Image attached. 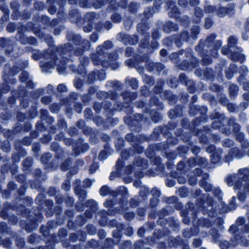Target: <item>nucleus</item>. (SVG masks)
<instances>
[{
  "mask_svg": "<svg viewBox=\"0 0 249 249\" xmlns=\"http://www.w3.org/2000/svg\"><path fill=\"white\" fill-rule=\"evenodd\" d=\"M249 169L239 170L236 174L230 175L227 177L226 181L229 186H234L235 189L243 187L244 192L249 191Z\"/></svg>",
  "mask_w": 249,
  "mask_h": 249,
  "instance_id": "1",
  "label": "nucleus"
},
{
  "mask_svg": "<svg viewBox=\"0 0 249 249\" xmlns=\"http://www.w3.org/2000/svg\"><path fill=\"white\" fill-rule=\"evenodd\" d=\"M112 43L109 41H105L102 46H99L97 48V53L98 56L96 55H93L91 57L93 63L95 65H98L102 63L100 58L99 59V56H101L102 54L106 53V51L112 47Z\"/></svg>",
  "mask_w": 249,
  "mask_h": 249,
  "instance_id": "2",
  "label": "nucleus"
},
{
  "mask_svg": "<svg viewBox=\"0 0 249 249\" xmlns=\"http://www.w3.org/2000/svg\"><path fill=\"white\" fill-rule=\"evenodd\" d=\"M43 57L46 60L50 59L43 66L42 70L47 72L45 69H53L55 66V55L52 53L50 49L48 50L43 54Z\"/></svg>",
  "mask_w": 249,
  "mask_h": 249,
  "instance_id": "3",
  "label": "nucleus"
},
{
  "mask_svg": "<svg viewBox=\"0 0 249 249\" xmlns=\"http://www.w3.org/2000/svg\"><path fill=\"white\" fill-rule=\"evenodd\" d=\"M236 51L233 52L231 49L230 50L231 54L229 57L231 59L234 61H240L241 62L245 60V56L241 53V50L239 48H236Z\"/></svg>",
  "mask_w": 249,
  "mask_h": 249,
  "instance_id": "4",
  "label": "nucleus"
},
{
  "mask_svg": "<svg viewBox=\"0 0 249 249\" xmlns=\"http://www.w3.org/2000/svg\"><path fill=\"white\" fill-rule=\"evenodd\" d=\"M28 63L27 62H26L24 64V67L21 66V68H17V67H14L13 68H12L10 70L8 75L12 76V75L17 74L18 72H19L22 69L27 67L28 66Z\"/></svg>",
  "mask_w": 249,
  "mask_h": 249,
  "instance_id": "5",
  "label": "nucleus"
},
{
  "mask_svg": "<svg viewBox=\"0 0 249 249\" xmlns=\"http://www.w3.org/2000/svg\"><path fill=\"white\" fill-rule=\"evenodd\" d=\"M126 81L133 89H136L138 87V82L135 78H127Z\"/></svg>",
  "mask_w": 249,
  "mask_h": 249,
  "instance_id": "6",
  "label": "nucleus"
},
{
  "mask_svg": "<svg viewBox=\"0 0 249 249\" xmlns=\"http://www.w3.org/2000/svg\"><path fill=\"white\" fill-rule=\"evenodd\" d=\"M228 46L230 48H233L236 45L237 43V39L236 37L234 36H230L229 37L228 39Z\"/></svg>",
  "mask_w": 249,
  "mask_h": 249,
  "instance_id": "7",
  "label": "nucleus"
},
{
  "mask_svg": "<svg viewBox=\"0 0 249 249\" xmlns=\"http://www.w3.org/2000/svg\"><path fill=\"white\" fill-rule=\"evenodd\" d=\"M220 158L219 155L216 152H214L211 155V161L214 164L218 163L220 160Z\"/></svg>",
  "mask_w": 249,
  "mask_h": 249,
  "instance_id": "8",
  "label": "nucleus"
},
{
  "mask_svg": "<svg viewBox=\"0 0 249 249\" xmlns=\"http://www.w3.org/2000/svg\"><path fill=\"white\" fill-rule=\"evenodd\" d=\"M230 93L231 96H234L237 94L238 88L237 86L232 85L229 88Z\"/></svg>",
  "mask_w": 249,
  "mask_h": 249,
  "instance_id": "9",
  "label": "nucleus"
},
{
  "mask_svg": "<svg viewBox=\"0 0 249 249\" xmlns=\"http://www.w3.org/2000/svg\"><path fill=\"white\" fill-rule=\"evenodd\" d=\"M227 12V10L224 7H219L216 10L217 15L220 17H224L226 15Z\"/></svg>",
  "mask_w": 249,
  "mask_h": 249,
  "instance_id": "10",
  "label": "nucleus"
},
{
  "mask_svg": "<svg viewBox=\"0 0 249 249\" xmlns=\"http://www.w3.org/2000/svg\"><path fill=\"white\" fill-rule=\"evenodd\" d=\"M109 189L106 186L102 187L100 190V194L101 196H105L109 194Z\"/></svg>",
  "mask_w": 249,
  "mask_h": 249,
  "instance_id": "11",
  "label": "nucleus"
},
{
  "mask_svg": "<svg viewBox=\"0 0 249 249\" xmlns=\"http://www.w3.org/2000/svg\"><path fill=\"white\" fill-rule=\"evenodd\" d=\"M75 193L82 200L85 198L86 193L84 190H78L77 189H75Z\"/></svg>",
  "mask_w": 249,
  "mask_h": 249,
  "instance_id": "12",
  "label": "nucleus"
},
{
  "mask_svg": "<svg viewBox=\"0 0 249 249\" xmlns=\"http://www.w3.org/2000/svg\"><path fill=\"white\" fill-rule=\"evenodd\" d=\"M149 194L148 188L146 187H142L140 190V194L142 197L146 196Z\"/></svg>",
  "mask_w": 249,
  "mask_h": 249,
  "instance_id": "13",
  "label": "nucleus"
},
{
  "mask_svg": "<svg viewBox=\"0 0 249 249\" xmlns=\"http://www.w3.org/2000/svg\"><path fill=\"white\" fill-rule=\"evenodd\" d=\"M29 77V74L27 72H22L19 76L20 80L22 82H26Z\"/></svg>",
  "mask_w": 249,
  "mask_h": 249,
  "instance_id": "14",
  "label": "nucleus"
},
{
  "mask_svg": "<svg viewBox=\"0 0 249 249\" xmlns=\"http://www.w3.org/2000/svg\"><path fill=\"white\" fill-rule=\"evenodd\" d=\"M119 194L121 196H125L127 195L128 192L125 187L120 186L118 189Z\"/></svg>",
  "mask_w": 249,
  "mask_h": 249,
  "instance_id": "15",
  "label": "nucleus"
},
{
  "mask_svg": "<svg viewBox=\"0 0 249 249\" xmlns=\"http://www.w3.org/2000/svg\"><path fill=\"white\" fill-rule=\"evenodd\" d=\"M111 19L114 22H119L121 21V17L118 14H114L111 16Z\"/></svg>",
  "mask_w": 249,
  "mask_h": 249,
  "instance_id": "16",
  "label": "nucleus"
},
{
  "mask_svg": "<svg viewBox=\"0 0 249 249\" xmlns=\"http://www.w3.org/2000/svg\"><path fill=\"white\" fill-rule=\"evenodd\" d=\"M99 167L98 164L97 163H93L89 170V172L90 174H92L95 172V171L98 169Z\"/></svg>",
  "mask_w": 249,
  "mask_h": 249,
  "instance_id": "17",
  "label": "nucleus"
},
{
  "mask_svg": "<svg viewBox=\"0 0 249 249\" xmlns=\"http://www.w3.org/2000/svg\"><path fill=\"white\" fill-rule=\"evenodd\" d=\"M199 29L198 27L195 26L194 28L192 29L191 33L192 34V37L196 38V35L199 33Z\"/></svg>",
  "mask_w": 249,
  "mask_h": 249,
  "instance_id": "18",
  "label": "nucleus"
},
{
  "mask_svg": "<svg viewBox=\"0 0 249 249\" xmlns=\"http://www.w3.org/2000/svg\"><path fill=\"white\" fill-rule=\"evenodd\" d=\"M92 182L89 179H86L83 181V186L85 188H89L91 186Z\"/></svg>",
  "mask_w": 249,
  "mask_h": 249,
  "instance_id": "19",
  "label": "nucleus"
},
{
  "mask_svg": "<svg viewBox=\"0 0 249 249\" xmlns=\"http://www.w3.org/2000/svg\"><path fill=\"white\" fill-rule=\"evenodd\" d=\"M57 90L60 92H66L67 91V89L65 85L61 84L58 86Z\"/></svg>",
  "mask_w": 249,
  "mask_h": 249,
  "instance_id": "20",
  "label": "nucleus"
},
{
  "mask_svg": "<svg viewBox=\"0 0 249 249\" xmlns=\"http://www.w3.org/2000/svg\"><path fill=\"white\" fill-rule=\"evenodd\" d=\"M62 188L65 191H68L70 188V183L69 180L65 181L62 184Z\"/></svg>",
  "mask_w": 249,
  "mask_h": 249,
  "instance_id": "21",
  "label": "nucleus"
},
{
  "mask_svg": "<svg viewBox=\"0 0 249 249\" xmlns=\"http://www.w3.org/2000/svg\"><path fill=\"white\" fill-rule=\"evenodd\" d=\"M89 42L87 39H83L82 41L81 45L84 48V50H88L89 48Z\"/></svg>",
  "mask_w": 249,
  "mask_h": 249,
  "instance_id": "22",
  "label": "nucleus"
},
{
  "mask_svg": "<svg viewBox=\"0 0 249 249\" xmlns=\"http://www.w3.org/2000/svg\"><path fill=\"white\" fill-rule=\"evenodd\" d=\"M41 56H42V54L41 53H40L38 51L37 52L35 51V52L33 53L32 57L34 59L37 60V59H38L40 58H41Z\"/></svg>",
  "mask_w": 249,
  "mask_h": 249,
  "instance_id": "23",
  "label": "nucleus"
},
{
  "mask_svg": "<svg viewBox=\"0 0 249 249\" xmlns=\"http://www.w3.org/2000/svg\"><path fill=\"white\" fill-rule=\"evenodd\" d=\"M212 20L210 18H206L205 23V27L206 29L210 28L212 26Z\"/></svg>",
  "mask_w": 249,
  "mask_h": 249,
  "instance_id": "24",
  "label": "nucleus"
},
{
  "mask_svg": "<svg viewBox=\"0 0 249 249\" xmlns=\"http://www.w3.org/2000/svg\"><path fill=\"white\" fill-rule=\"evenodd\" d=\"M50 109L52 112L56 113L58 111L59 107L57 105H52L50 107Z\"/></svg>",
  "mask_w": 249,
  "mask_h": 249,
  "instance_id": "25",
  "label": "nucleus"
},
{
  "mask_svg": "<svg viewBox=\"0 0 249 249\" xmlns=\"http://www.w3.org/2000/svg\"><path fill=\"white\" fill-rule=\"evenodd\" d=\"M51 100V99L50 96H46V97H43L41 99V101L43 104L47 105V104H49V103H50Z\"/></svg>",
  "mask_w": 249,
  "mask_h": 249,
  "instance_id": "26",
  "label": "nucleus"
},
{
  "mask_svg": "<svg viewBox=\"0 0 249 249\" xmlns=\"http://www.w3.org/2000/svg\"><path fill=\"white\" fill-rule=\"evenodd\" d=\"M151 193L152 195L157 197L160 196V191L157 189L154 188L152 190Z\"/></svg>",
  "mask_w": 249,
  "mask_h": 249,
  "instance_id": "27",
  "label": "nucleus"
},
{
  "mask_svg": "<svg viewBox=\"0 0 249 249\" xmlns=\"http://www.w3.org/2000/svg\"><path fill=\"white\" fill-rule=\"evenodd\" d=\"M221 45H222V43L220 41H217L214 45V51H215L216 52H217V50L220 47ZM216 54H217V53H215V54L213 55V56L214 57L216 56Z\"/></svg>",
  "mask_w": 249,
  "mask_h": 249,
  "instance_id": "28",
  "label": "nucleus"
},
{
  "mask_svg": "<svg viewBox=\"0 0 249 249\" xmlns=\"http://www.w3.org/2000/svg\"><path fill=\"white\" fill-rule=\"evenodd\" d=\"M124 217L128 220H131L134 217V214L132 213H127L124 214Z\"/></svg>",
  "mask_w": 249,
  "mask_h": 249,
  "instance_id": "29",
  "label": "nucleus"
},
{
  "mask_svg": "<svg viewBox=\"0 0 249 249\" xmlns=\"http://www.w3.org/2000/svg\"><path fill=\"white\" fill-rule=\"evenodd\" d=\"M195 14L197 18H199L202 16V11L199 9L196 8L195 9Z\"/></svg>",
  "mask_w": 249,
  "mask_h": 249,
  "instance_id": "30",
  "label": "nucleus"
},
{
  "mask_svg": "<svg viewBox=\"0 0 249 249\" xmlns=\"http://www.w3.org/2000/svg\"><path fill=\"white\" fill-rule=\"evenodd\" d=\"M205 10L206 12L208 13H211L214 11L215 8L213 7L212 6L209 5L205 7Z\"/></svg>",
  "mask_w": 249,
  "mask_h": 249,
  "instance_id": "31",
  "label": "nucleus"
},
{
  "mask_svg": "<svg viewBox=\"0 0 249 249\" xmlns=\"http://www.w3.org/2000/svg\"><path fill=\"white\" fill-rule=\"evenodd\" d=\"M214 38H215V36L213 35H212L207 38L206 42V43L208 44V45H209L210 43L213 42V41L214 39Z\"/></svg>",
  "mask_w": 249,
  "mask_h": 249,
  "instance_id": "32",
  "label": "nucleus"
},
{
  "mask_svg": "<svg viewBox=\"0 0 249 249\" xmlns=\"http://www.w3.org/2000/svg\"><path fill=\"white\" fill-rule=\"evenodd\" d=\"M98 39V36L97 34H92L90 36V40L93 42H95Z\"/></svg>",
  "mask_w": 249,
  "mask_h": 249,
  "instance_id": "33",
  "label": "nucleus"
},
{
  "mask_svg": "<svg viewBox=\"0 0 249 249\" xmlns=\"http://www.w3.org/2000/svg\"><path fill=\"white\" fill-rule=\"evenodd\" d=\"M65 69L66 67L64 65H63L62 67L58 66L57 68V71L60 74H63Z\"/></svg>",
  "mask_w": 249,
  "mask_h": 249,
  "instance_id": "34",
  "label": "nucleus"
},
{
  "mask_svg": "<svg viewBox=\"0 0 249 249\" xmlns=\"http://www.w3.org/2000/svg\"><path fill=\"white\" fill-rule=\"evenodd\" d=\"M73 39V42L75 44H77L79 41L81 40V37L79 35H75L72 38Z\"/></svg>",
  "mask_w": 249,
  "mask_h": 249,
  "instance_id": "35",
  "label": "nucleus"
},
{
  "mask_svg": "<svg viewBox=\"0 0 249 249\" xmlns=\"http://www.w3.org/2000/svg\"><path fill=\"white\" fill-rule=\"evenodd\" d=\"M202 186L206 191L212 190V186L210 184L202 185Z\"/></svg>",
  "mask_w": 249,
  "mask_h": 249,
  "instance_id": "36",
  "label": "nucleus"
},
{
  "mask_svg": "<svg viewBox=\"0 0 249 249\" xmlns=\"http://www.w3.org/2000/svg\"><path fill=\"white\" fill-rule=\"evenodd\" d=\"M236 224L238 225H241L244 223V219L243 218L239 217L236 220Z\"/></svg>",
  "mask_w": 249,
  "mask_h": 249,
  "instance_id": "37",
  "label": "nucleus"
},
{
  "mask_svg": "<svg viewBox=\"0 0 249 249\" xmlns=\"http://www.w3.org/2000/svg\"><path fill=\"white\" fill-rule=\"evenodd\" d=\"M244 26L245 30L249 32V18L247 19Z\"/></svg>",
  "mask_w": 249,
  "mask_h": 249,
  "instance_id": "38",
  "label": "nucleus"
},
{
  "mask_svg": "<svg viewBox=\"0 0 249 249\" xmlns=\"http://www.w3.org/2000/svg\"><path fill=\"white\" fill-rule=\"evenodd\" d=\"M92 27L90 25L86 26L84 27V31L85 32H89L91 31Z\"/></svg>",
  "mask_w": 249,
  "mask_h": 249,
  "instance_id": "39",
  "label": "nucleus"
},
{
  "mask_svg": "<svg viewBox=\"0 0 249 249\" xmlns=\"http://www.w3.org/2000/svg\"><path fill=\"white\" fill-rule=\"evenodd\" d=\"M236 230V227L235 226H231L229 229V232L231 233H234Z\"/></svg>",
  "mask_w": 249,
  "mask_h": 249,
  "instance_id": "40",
  "label": "nucleus"
},
{
  "mask_svg": "<svg viewBox=\"0 0 249 249\" xmlns=\"http://www.w3.org/2000/svg\"><path fill=\"white\" fill-rule=\"evenodd\" d=\"M229 50L226 47H223L222 48V53L224 54H228L229 53Z\"/></svg>",
  "mask_w": 249,
  "mask_h": 249,
  "instance_id": "41",
  "label": "nucleus"
},
{
  "mask_svg": "<svg viewBox=\"0 0 249 249\" xmlns=\"http://www.w3.org/2000/svg\"><path fill=\"white\" fill-rule=\"evenodd\" d=\"M68 164L67 162H64L61 165V168L62 170L65 171L68 169Z\"/></svg>",
  "mask_w": 249,
  "mask_h": 249,
  "instance_id": "42",
  "label": "nucleus"
},
{
  "mask_svg": "<svg viewBox=\"0 0 249 249\" xmlns=\"http://www.w3.org/2000/svg\"><path fill=\"white\" fill-rule=\"evenodd\" d=\"M187 3V2L185 0H179L178 1V4L180 6L184 7L185 6L186 4Z\"/></svg>",
  "mask_w": 249,
  "mask_h": 249,
  "instance_id": "43",
  "label": "nucleus"
},
{
  "mask_svg": "<svg viewBox=\"0 0 249 249\" xmlns=\"http://www.w3.org/2000/svg\"><path fill=\"white\" fill-rule=\"evenodd\" d=\"M193 244L196 247H198L200 245V241L199 239H195L193 242Z\"/></svg>",
  "mask_w": 249,
  "mask_h": 249,
  "instance_id": "44",
  "label": "nucleus"
},
{
  "mask_svg": "<svg viewBox=\"0 0 249 249\" xmlns=\"http://www.w3.org/2000/svg\"><path fill=\"white\" fill-rule=\"evenodd\" d=\"M232 142L228 140H225L224 142V145L226 146H230Z\"/></svg>",
  "mask_w": 249,
  "mask_h": 249,
  "instance_id": "45",
  "label": "nucleus"
},
{
  "mask_svg": "<svg viewBox=\"0 0 249 249\" xmlns=\"http://www.w3.org/2000/svg\"><path fill=\"white\" fill-rule=\"evenodd\" d=\"M238 198L240 201H244L245 199V196L242 193H240L238 196Z\"/></svg>",
  "mask_w": 249,
  "mask_h": 249,
  "instance_id": "46",
  "label": "nucleus"
},
{
  "mask_svg": "<svg viewBox=\"0 0 249 249\" xmlns=\"http://www.w3.org/2000/svg\"><path fill=\"white\" fill-rule=\"evenodd\" d=\"M226 76L228 79H231L233 76V72H229L228 71H226Z\"/></svg>",
  "mask_w": 249,
  "mask_h": 249,
  "instance_id": "47",
  "label": "nucleus"
},
{
  "mask_svg": "<svg viewBox=\"0 0 249 249\" xmlns=\"http://www.w3.org/2000/svg\"><path fill=\"white\" fill-rule=\"evenodd\" d=\"M214 150H215L214 146L213 145H211L207 148V151L208 152L211 153V152H212Z\"/></svg>",
  "mask_w": 249,
  "mask_h": 249,
  "instance_id": "48",
  "label": "nucleus"
},
{
  "mask_svg": "<svg viewBox=\"0 0 249 249\" xmlns=\"http://www.w3.org/2000/svg\"><path fill=\"white\" fill-rule=\"evenodd\" d=\"M104 156H106V153L105 152H102L100 153L99 155V158L100 160H104L106 158H104Z\"/></svg>",
  "mask_w": 249,
  "mask_h": 249,
  "instance_id": "49",
  "label": "nucleus"
},
{
  "mask_svg": "<svg viewBox=\"0 0 249 249\" xmlns=\"http://www.w3.org/2000/svg\"><path fill=\"white\" fill-rule=\"evenodd\" d=\"M228 243L227 242H225L222 244L221 245V248L222 249H227Z\"/></svg>",
  "mask_w": 249,
  "mask_h": 249,
  "instance_id": "50",
  "label": "nucleus"
},
{
  "mask_svg": "<svg viewBox=\"0 0 249 249\" xmlns=\"http://www.w3.org/2000/svg\"><path fill=\"white\" fill-rule=\"evenodd\" d=\"M243 88L246 90H249V83H245L244 84Z\"/></svg>",
  "mask_w": 249,
  "mask_h": 249,
  "instance_id": "51",
  "label": "nucleus"
},
{
  "mask_svg": "<svg viewBox=\"0 0 249 249\" xmlns=\"http://www.w3.org/2000/svg\"><path fill=\"white\" fill-rule=\"evenodd\" d=\"M236 198L234 197H232L231 199V201L230 202V207L234 208V206H232L233 205V203L234 201H235Z\"/></svg>",
  "mask_w": 249,
  "mask_h": 249,
  "instance_id": "52",
  "label": "nucleus"
},
{
  "mask_svg": "<svg viewBox=\"0 0 249 249\" xmlns=\"http://www.w3.org/2000/svg\"><path fill=\"white\" fill-rule=\"evenodd\" d=\"M167 54V52L165 50H164V49H162L161 50H160V54L161 55V56H165Z\"/></svg>",
  "mask_w": 249,
  "mask_h": 249,
  "instance_id": "53",
  "label": "nucleus"
},
{
  "mask_svg": "<svg viewBox=\"0 0 249 249\" xmlns=\"http://www.w3.org/2000/svg\"><path fill=\"white\" fill-rule=\"evenodd\" d=\"M88 205L92 206V205H95L96 202L93 200H89L87 202Z\"/></svg>",
  "mask_w": 249,
  "mask_h": 249,
  "instance_id": "54",
  "label": "nucleus"
},
{
  "mask_svg": "<svg viewBox=\"0 0 249 249\" xmlns=\"http://www.w3.org/2000/svg\"><path fill=\"white\" fill-rule=\"evenodd\" d=\"M12 25L11 24H9L8 25V26L7 27V30L8 32H13V30L11 28L12 27Z\"/></svg>",
  "mask_w": 249,
  "mask_h": 249,
  "instance_id": "55",
  "label": "nucleus"
},
{
  "mask_svg": "<svg viewBox=\"0 0 249 249\" xmlns=\"http://www.w3.org/2000/svg\"><path fill=\"white\" fill-rule=\"evenodd\" d=\"M185 78L186 77H185V75L183 74H180L179 76V78L181 81H182L183 80H184L185 81Z\"/></svg>",
  "mask_w": 249,
  "mask_h": 249,
  "instance_id": "56",
  "label": "nucleus"
},
{
  "mask_svg": "<svg viewBox=\"0 0 249 249\" xmlns=\"http://www.w3.org/2000/svg\"><path fill=\"white\" fill-rule=\"evenodd\" d=\"M135 38V41H130L129 42V44H135V42H137V37L136 36H133Z\"/></svg>",
  "mask_w": 249,
  "mask_h": 249,
  "instance_id": "57",
  "label": "nucleus"
},
{
  "mask_svg": "<svg viewBox=\"0 0 249 249\" xmlns=\"http://www.w3.org/2000/svg\"><path fill=\"white\" fill-rule=\"evenodd\" d=\"M121 165V161L120 160H118L116 164V167L117 168H119Z\"/></svg>",
  "mask_w": 249,
  "mask_h": 249,
  "instance_id": "58",
  "label": "nucleus"
},
{
  "mask_svg": "<svg viewBox=\"0 0 249 249\" xmlns=\"http://www.w3.org/2000/svg\"><path fill=\"white\" fill-rule=\"evenodd\" d=\"M191 2L193 5L197 4L198 3V0H192Z\"/></svg>",
  "mask_w": 249,
  "mask_h": 249,
  "instance_id": "59",
  "label": "nucleus"
},
{
  "mask_svg": "<svg viewBox=\"0 0 249 249\" xmlns=\"http://www.w3.org/2000/svg\"><path fill=\"white\" fill-rule=\"evenodd\" d=\"M221 193V191L218 188L215 190V194L217 195H219Z\"/></svg>",
  "mask_w": 249,
  "mask_h": 249,
  "instance_id": "60",
  "label": "nucleus"
},
{
  "mask_svg": "<svg viewBox=\"0 0 249 249\" xmlns=\"http://www.w3.org/2000/svg\"><path fill=\"white\" fill-rule=\"evenodd\" d=\"M115 173H111L110 177H109V179L110 180H112L114 179V178H115V176H114V174H115Z\"/></svg>",
  "mask_w": 249,
  "mask_h": 249,
  "instance_id": "61",
  "label": "nucleus"
},
{
  "mask_svg": "<svg viewBox=\"0 0 249 249\" xmlns=\"http://www.w3.org/2000/svg\"><path fill=\"white\" fill-rule=\"evenodd\" d=\"M82 51L81 49H80V51H79V52L76 50L75 52V53L77 55H80L82 53Z\"/></svg>",
  "mask_w": 249,
  "mask_h": 249,
  "instance_id": "62",
  "label": "nucleus"
},
{
  "mask_svg": "<svg viewBox=\"0 0 249 249\" xmlns=\"http://www.w3.org/2000/svg\"><path fill=\"white\" fill-rule=\"evenodd\" d=\"M3 77L4 79V80L6 81V82H8V80H7V77H8V75L4 73Z\"/></svg>",
  "mask_w": 249,
  "mask_h": 249,
  "instance_id": "63",
  "label": "nucleus"
},
{
  "mask_svg": "<svg viewBox=\"0 0 249 249\" xmlns=\"http://www.w3.org/2000/svg\"><path fill=\"white\" fill-rule=\"evenodd\" d=\"M142 232H143V230L142 229H139V231H138V234L141 235V234L142 233Z\"/></svg>",
  "mask_w": 249,
  "mask_h": 249,
  "instance_id": "64",
  "label": "nucleus"
}]
</instances>
